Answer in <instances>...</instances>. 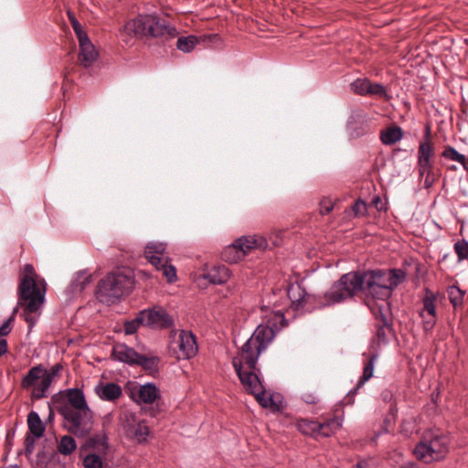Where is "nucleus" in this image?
Wrapping results in <instances>:
<instances>
[{"mask_svg": "<svg viewBox=\"0 0 468 468\" xmlns=\"http://www.w3.org/2000/svg\"><path fill=\"white\" fill-rule=\"evenodd\" d=\"M46 283L44 281H37V274L32 264H26L20 274L17 288L18 303L24 307L25 321L31 329L36 322V313L44 303Z\"/></svg>", "mask_w": 468, "mask_h": 468, "instance_id": "1", "label": "nucleus"}, {"mask_svg": "<svg viewBox=\"0 0 468 468\" xmlns=\"http://www.w3.org/2000/svg\"><path fill=\"white\" fill-rule=\"evenodd\" d=\"M364 282V292L367 294V304L388 302L393 290L404 282L406 273L400 269L369 270L361 272Z\"/></svg>", "mask_w": 468, "mask_h": 468, "instance_id": "2", "label": "nucleus"}, {"mask_svg": "<svg viewBox=\"0 0 468 468\" xmlns=\"http://www.w3.org/2000/svg\"><path fill=\"white\" fill-rule=\"evenodd\" d=\"M123 32L129 36L174 38L177 35L175 27L154 15H139L123 26Z\"/></svg>", "mask_w": 468, "mask_h": 468, "instance_id": "3", "label": "nucleus"}, {"mask_svg": "<svg viewBox=\"0 0 468 468\" xmlns=\"http://www.w3.org/2000/svg\"><path fill=\"white\" fill-rule=\"evenodd\" d=\"M449 444L450 439L445 433L436 429L427 430L415 446L414 454L425 463L439 462L447 455Z\"/></svg>", "mask_w": 468, "mask_h": 468, "instance_id": "4", "label": "nucleus"}, {"mask_svg": "<svg viewBox=\"0 0 468 468\" xmlns=\"http://www.w3.org/2000/svg\"><path fill=\"white\" fill-rule=\"evenodd\" d=\"M134 281L130 273L118 271L109 273L98 283L97 298L106 304H112L133 288Z\"/></svg>", "mask_w": 468, "mask_h": 468, "instance_id": "5", "label": "nucleus"}, {"mask_svg": "<svg viewBox=\"0 0 468 468\" xmlns=\"http://www.w3.org/2000/svg\"><path fill=\"white\" fill-rule=\"evenodd\" d=\"M245 344L241 346L237 356L232 360L233 367L242 384L244 389L250 393L260 390L263 387L257 374V361L261 354H255L254 347H250L248 353H244Z\"/></svg>", "mask_w": 468, "mask_h": 468, "instance_id": "6", "label": "nucleus"}, {"mask_svg": "<svg viewBox=\"0 0 468 468\" xmlns=\"http://www.w3.org/2000/svg\"><path fill=\"white\" fill-rule=\"evenodd\" d=\"M286 324L283 313L280 310L275 311L266 316L265 324H259L251 336L245 343L244 353L252 346L255 354H261L273 340L276 333L280 331Z\"/></svg>", "mask_w": 468, "mask_h": 468, "instance_id": "7", "label": "nucleus"}, {"mask_svg": "<svg viewBox=\"0 0 468 468\" xmlns=\"http://www.w3.org/2000/svg\"><path fill=\"white\" fill-rule=\"evenodd\" d=\"M361 291L364 292L361 271H350L343 274L324 293V304L331 305L342 303L347 299L353 298Z\"/></svg>", "mask_w": 468, "mask_h": 468, "instance_id": "8", "label": "nucleus"}, {"mask_svg": "<svg viewBox=\"0 0 468 468\" xmlns=\"http://www.w3.org/2000/svg\"><path fill=\"white\" fill-rule=\"evenodd\" d=\"M269 246L267 239L261 235L242 236L232 244L224 248L221 252L223 261L229 263H237L252 250H266Z\"/></svg>", "mask_w": 468, "mask_h": 468, "instance_id": "9", "label": "nucleus"}, {"mask_svg": "<svg viewBox=\"0 0 468 468\" xmlns=\"http://www.w3.org/2000/svg\"><path fill=\"white\" fill-rule=\"evenodd\" d=\"M58 412L63 417L64 426L69 433L79 438H84L90 433L93 427V413L90 408L78 410L58 408Z\"/></svg>", "mask_w": 468, "mask_h": 468, "instance_id": "10", "label": "nucleus"}, {"mask_svg": "<svg viewBox=\"0 0 468 468\" xmlns=\"http://www.w3.org/2000/svg\"><path fill=\"white\" fill-rule=\"evenodd\" d=\"M166 244L163 242H149L144 249V256L149 262L158 271L168 282H174L176 276V269L168 262V257L165 256Z\"/></svg>", "mask_w": 468, "mask_h": 468, "instance_id": "11", "label": "nucleus"}, {"mask_svg": "<svg viewBox=\"0 0 468 468\" xmlns=\"http://www.w3.org/2000/svg\"><path fill=\"white\" fill-rule=\"evenodd\" d=\"M372 314L375 317L376 337L378 342L385 343L392 335V314L388 302L368 303Z\"/></svg>", "mask_w": 468, "mask_h": 468, "instance_id": "12", "label": "nucleus"}, {"mask_svg": "<svg viewBox=\"0 0 468 468\" xmlns=\"http://www.w3.org/2000/svg\"><path fill=\"white\" fill-rule=\"evenodd\" d=\"M171 348L177 359H190L198 351L196 335L191 331L181 330L178 340L174 342Z\"/></svg>", "mask_w": 468, "mask_h": 468, "instance_id": "13", "label": "nucleus"}, {"mask_svg": "<svg viewBox=\"0 0 468 468\" xmlns=\"http://www.w3.org/2000/svg\"><path fill=\"white\" fill-rule=\"evenodd\" d=\"M144 325L154 329L169 328L174 325L172 316L161 307L144 309L140 312Z\"/></svg>", "mask_w": 468, "mask_h": 468, "instance_id": "14", "label": "nucleus"}, {"mask_svg": "<svg viewBox=\"0 0 468 468\" xmlns=\"http://www.w3.org/2000/svg\"><path fill=\"white\" fill-rule=\"evenodd\" d=\"M436 300L437 295L430 289L426 288L425 294L422 299L423 309L420 314L422 318L423 329L426 332L432 330L436 324Z\"/></svg>", "mask_w": 468, "mask_h": 468, "instance_id": "15", "label": "nucleus"}, {"mask_svg": "<svg viewBox=\"0 0 468 468\" xmlns=\"http://www.w3.org/2000/svg\"><path fill=\"white\" fill-rule=\"evenodd\" d=\"M80 44L79 59L84 67L90 66L98 58L93 44L90 42L88 35L78 38Z\"/></svg>", "mask_w": 468, "mask_h": 468, "instance_id": "16", "label": "nucleus"}, {"mask_svg": "<svg viewBox=\"0 0 468 468\" xmlns=\"http://www.w3.org/2000/svg\"><path fill=\"white\" fill-rule=\"evenodd\" d=\"M95 393L97 396L104 401H115L122 394L121 386L114 382H100L95 387Z\"/></svg>", "mask_w": 468, "mask_h": 468, "instance_id": "17", "label": "nucleus"}, {"mask_svg": "<svg viewBox=\"0 0 468 468\" xmlns=\"http://www.w3.org/2000/svg\"><path fill=\"white\" fill-rule=\"evenodd\" d=\"M287 294L295 309L303 308L314 298L300 284H292L289 286Z\"/></svg>", "mask_w": 468, "mask_h": 468, "instance_id": "18", "label": "nucleus"}, {"mask_svg": "<svg viewBox=\"0 0 468 468\" xmlns=\"http://www.w3.org/2000/svg\"><path fill=\"white\" fill-rule=\"evenodd\" d=\"M68 403L59 408H68L71 410H78L90 408L83 391L80 388H69L64 391Z\"/></svg>", "mask_w": 468, "mask_h": 468, "instance_id": "19", "label": "nucleus"}, {"mask_svg": "<svg viewBox=\"0 0 468 468\" xmlns=\"http://www.w3.org/2000/svg\"><path fill=\"white\" fill-rule=\"evenodd\" d=\"M419 176L424 177V187L431 188L439 179L440 174L433 161L417 162Z\"/></svg>", "mask_w": 468, "mask_h": 468, "instance_id": "20", "label": "nucleus"}, {"mask_svg": "<svg viewBox=\"0 0 468 468\" xmlns=\"http://www.w3.org/2000/svg\"><path fill=\"white\" fill-rule=\"evenodd\" d=\"M160 398L161 392L156 385L154 383H146L139 387L137 399H134V400L137 403L154 404L160 399Z\"/></svg>", "mask_w": 468, "mask_h": 468, "instance_id": "21", "label": "nucleus"}, {"mask_svg": "<svg viewBox=\"0 0 468 468\" xmlns=\"http://www.w3.org/2000/svg\"><path fill=\"white\" fill-rule=\"evenodd\" d=\"M61 369L62 366L60 364H55L48 372L45 369L44 378L40 384L33 389L32 396L37 399L46 397L47 390L49 388L53 378L58 376Z\"/></svg>", "mask_w": 468, "mask_h": 468, "instance_id": "22", "label": "nucleus"}, {"mask_svg": "<svg viewBox=\"0 0 468 468\" xmlns=\"http://www.w3.org/2000/svg\"><path fill=\"white\" fill-rule=\"evenodd\" d=\"M431 127L428 125L425 129L424 138L420 143L417 154V162L433 161L434 146L430 140Z\"/></svg>", "mask_w": 468, "mask_h": 468, "instance_id": "23", "label": "nucleus"}, {"mask_svg": "<svg viewBox=\"0 0 468 468\" xmlns=\"http://www.w3.org/2000/svg\"><path fill=\"white\" fill-rule=\"evenodd\" d=\"M83 449H91L105 455L109 449L108 436L105 431L93 434L84 443Z\"/></svg>", "mask_w": 468, "mask_h": 468, "instance_id": "24", "label": "nucleus"}, {"mask_svg": "<svg viewBox=\"0 0 468 468\" xmlns=\"http://www.w3.org/2000/svg\"><path fill=\"white\" fill-rule=\"evenodd\" d=\"M138 354L133 348L124 344L116 345L112 350V356L115 359L129 365H134Z\"/></svg>", "mask_w": 468, "mask_h": 468, "instance_id": "25", "label": "nucleus"}, {"mask_svg": "<svg viewBox=\"0 0 468 468\" xmlns=\"http://www.w3.org/2000/svg\"><path fill=\"white\" fill-rule=\"evenodd\" d=\"M378 358L377 354H373L370 356V357L367 359V361L364 365L363 373L360 377L356 388L351 389L349 391V396H354L356 394L357 390L364 386V384L368 381L372 377L374 373L375 368V362Z\"/></svg>", "mask_w": 468, "mask_h": 468, "instance_id": "26", "label": "nucleus"}, {"mask_svg": "<svg viewBox=\"0 0 468 468\" xmlns=\"http://www.w3.org/2000/svg\"><path fill=\"white\" fill-rule=\"evenodd\" d=\"M45 368L41 366H36L29 369L27 374L23 378L21 385L24 388L37 387L44 378Z\"/></svg>", "mask_w": 468, "mask_h": 468, "instance_id": "27", "label": "nucleus"}, {"mask_svg": "<svg viewBox=\"0 0 468 468\" xmlns=\"http://www.w3.org/2000/svg\"><path fill=\"white\" fill-rule=\"evenodd\" d=\"M229 277V270L225 265L214 266L205 274V278L213 284H223Z\"/></svg>", "mask_w": 468, "mask_h": 468, "instance_id": "28", "label": "nucleus"}, {"mask_svg": "<svg viewBox=\"0 0 468 468\" xmlns=\"http://www.w3.org/2000/svg\"><path fill=\"white\" fill-rule=\"evenodd\" d=\"M403 138V131L399 126H390L381 131L380 140L385 145H391Z\"/></svg>", "mask_w": 468, "mask_h": 468, "instance_id": "29", "label": "nucleus"}, {"mask_svg": "<svg viewBox=\"0 0 468 468\" xmlns=\"http://www.w3.org/2000/svg\"><path fill=\"white\" fill-rule=\"evenodd\" d=\"M27 426L30 433L36 438H41L45 432V425L36 411H30L27 415Z\"/></svg>", "mask_w": 468, "mask_h": 468, "instance_id": "30", "label": "nucleus"}, {"mask_svg": "<svg viewBox=\"0 0 468 468\" xmlns=\"http://www.w3.org/2000/svg\"><path fill=\"white\" fill-rule=\"evenodd\" d=\"M319 436L329 437L335 433L342 426V420L338 417H334L319 422Z\"/></svg>", "mask_w": 468, "mask_h": 468, "instance_id": "31", "label": "nucleus"}, {"mask_svg": "<svg viewBox=\"0 0 468 468\" xmlns=\"http://www.w3.org/2000/svg\"><path fill=\"white\" fill-rule=\"evenodd\" d=\"M319 436L329 437L335 433L342 426V420L338 417H334L319 422Z\"/></svg>", "mask_w": 468, "mask_h": 468, "instance_id": "32", "label": "nucleus"}, {"mask_svg": "<svg viewBox=\"0 0 468 468\" xmlns=\"http://www.w3.org/2000/svg\"><path fill=\"white\" fill-rule=\"evenodd\" d=\"M255 397V399L262 408H270L272 411H279L280 407L275 402L273 395H268L264 387L252 394Z\"/></svg>", "mask_w": 468, "mask_h": 468, "instance_id": "33", "label": "nucleus"}, {"mask_svg": "<svg viewBox=\"0 0 468 468\" xmlns=\"http://www.w3.org/2000/svg\"><path fill=\"white\" fill-rule=\"evenodd\" d=\"M128 432L132 438L137 441V442L142 443L146 441L150 430L144 421H140L131 426Z\"/></svg>", "mask_w": 468, "mask_h": 468, "instance_id": "34", "label": "nucleus"}, {"mask_svg": "<svg viewBox=\"0 0 468 468\" xmlns=\"http://www.w3.org/2000/svg\"><path fill=\"white\" fill-rule=\"evenodd\" d=\"M91 282V275L86 271H78L70 284L73 292H81Z\"/></svg>", "mask_w": 468, "mask_h": 468, "instance_id": "35", "label": "nucleus"}, {"mask_svg": "<svg viewBox=\"0 0 468 468\" xmlns=\"http://www.w3.org/2000/svg\"><path fill=\"white\" fill-rule=\"evenodd\" d=\"M76 441L70 435H63L58 441L57 450L60 454L64 456L72 454L76 451Z\"/></svg>", "mask_w": 468, "mask_h": 468, "instance_id": "36", "label": "nucleus"}, {"mask_svg": "<svg viewBox=\"0 0 468 468\" xmlns=\"http://www.w3.org/2000/svg\"><path fill=\"white\" fill-rule=\"evenodd\" d=\"M450 303L454 309L463 307L465 296V291L457 285H451L446 290Z\"/></svg>", "mask_w": 468, "mask_h": 468, "instance_id": "37", "label": "nucleus"}, {"mask_svg": "<svg viewBox=\"0 0 468 468\" xmlns=\"http://www.w3.org/2000/svg\"><path fill=\"white\" fill-rule=\"evenodd\" d=\"M297 427L303 434L314 438L319 437V421L311 420H300L297 423Z\"/></svg>", "mask_w": 468, "mask_h": 468, "instance_id": "38", "label": "nucleus"}, {"mask_svg": "<svg viewBox=\"0 0 468 468\" xmlns=\"http://www.w3.org/2000/svg\"><path fill=\"white\" fill-rule=\"evenodd\" d=\"M441 156L445 159L455 161L463 165L464 169L468 166V158L463 154H460L454 147L451 145L445 146Z\"/></svg>", "mask_w": 468, "mask_h": 468, "instance_id": "39", "label": "nucleus"}, {"mask_svg": "<svg viewBox=\"0 0 468 468\" xmlns=\"http://www.w3.org/2000/svg\"><path fill=\"white\" fill-rule=\"evenodd\" d=\"M14 316H10L4 324L0 326V336L7 335L12 330V324ZM8 351L7 341L4 338H0V357L6 354Z\"/></svg>", "mask_w": 468, "mask_h": 468, "instance_id": "40", "label": "nucleus"}, {"mask_svg": "<svg viewBox=\"0 0 468 468\" xmlns=\"http://www.w3.org/2000/svg\"><path fill=\"white\" fill-rule=\"evenodd\" d=\"M159 359L156 356H147L138 354L134 365L141 366L144 370L154 371L157 369Z\"/></svg>", "mask_w": 468, "mask_h": 468, "instance_id": "41", "label": "nucleus"}, {"mask_svg": "<svg viewBox=\"0 0 468 468\" xmlns=\"http://www.w3.org/2000/svg\"><path fill=\"white\" fill-rule=\"evenodd\" d=\"M84 468H103V460L101 453H88L82 458Z\"/></svg>", "mask_w": 468, "mask_h": 468, "instance_id": "42", "label": "nucleus"}, {"mask_svg": "<svg viewBox=\"0 0 468 468\" xmlns=\"http://www.w3.org/2000/svg\"><path fill=\"white\" fill-rule=\"evenodd\" d=\"M197 44V38L195 36L181 37L176 41V47L183 52H190Z\"/></svg>", "mask_w": 468, "mask_h": 468, "instance_id": "43", "label": "nucleus"}, {"mask_svg": "<svg viewBox=\"0 0 468 468\" xmlns=\"http://www.w3.org/2000/svg\"><path fill=\"white\" fill-rule=\"evenodd\" d=\"M370 80L367 79H356L351 83L354 93L361 96L368 95Z\"/></svg>", "mask_w": 468, "mask_h": 468, "instance_id": "44", "label": "nucleus"}, {"mask_svg": "<svg viewBox=\"0 0 468 468\" xmlns=\"http://www.w3.org/2000/svg\"><path fill=\"white\" fill-rule=\"evenodd\" d=\"M454 251L459 261L468 260V241L465 239L456 241L454 243Z\"/></svg>", "mask_w": 468, "mask_h": 468, "instance_id": "45", "label": "nucleus"}, {"mask_svg": "<svg viewBox=\"0 0 468 468\" xmlns=\"http://www.w3.org/2000/svg\"><path fill=\"white\" fill-rule=\"evenodd\" d=\"M140 325H144V321L140 319V312L137 316L132 320L124 323L123 328L126 335L134 334Z\"/></svg>", "mask_w": 468, "mask_h": 468, "instance_id": "46", "label": "nucleus"}, {"mask_svg": "<svg viewBox=\"0 0 468 468\" xmlns=\"http://www.w3.org/2000/svg\"><path fill=\"white\" fill-rule=\"evenodd\" d=\"M68 17L78 38L84 37L87 33L82 29L81 24L75 17L71 11H68Z\"/></svg>", "mask_w": 468, "mask_h": 468, "instance_id": "47", "label": "nucleus"}, {"mask_svg": "<svg viewBox=\"0 0 468 468\" xmlns=\"http://www.w3.org/2000/svg\"><path fill=\"white\" fill-rule=\"evenodd\" d=\"M368 95H378L382 98H388L386 88L380 83L369 84Z\"/></svg>", "mask_w": 468, "mask_h": 468, "instance_id": "48", "label": "nucleus"}, {"mask_svg": "<svg viewBox=\"0 0 468 468\" xmlns=\"http://www.w3.org/2000/svg\"><path fill=\"white\" fill-rule=\"evenodd\" d=\"M352 209L355 216H364L367 211V204L361 199H358L355 202Z\"/></svg>", "mask_w": 468, "mask_h": 468, "instance_id": "49", "label": "nucleus"}, {"mask_svg": "<svg viewBox=\"0 0 468 468\" xmlns=\"http://www.w3.org/2000/svg\"><path fill=\"white\" fill-rule=\"evenodd\" d=\"M35 438L33 435L27 434L25 438V452L26 454H31L34 450Z\"/></svg>", "mask_w": 468, "mask_h": 468, "instance_id": "50", "label": "nucleus"}, {"mask_svg": "<svg viewBox=\"0 0 468 468\" xmlns=\"http://www.w3.org/2000/svg\"><path fill=\"white\" fill-rule=\"evenodd\" d=\"M334 208V205L329 199H324L320 204V213L322 215L329 214Z\"/></svg>", "mask_w": 468, "mask_h": 468, "instance_id": "51", "label": "nucleus"}, {"mask_svg": "<svg viewBox=\"0 0 468 468\" xmlns=\"http://www.w3.org/2000/svg\"><path fill=\"white\" fill-rule=\"evenodd\" d=\"M302 399L307 404H316L319 401L318 397L311 392L303 393Z\"/></svg>", "mask_w": 468, "mask_h": 468, "instance_id": "52", "label": "nucleus"}, {"mask_svg": "<svg viewBox=\"0 0 468 468\" xmlns=\"http://www.w3.org/2000/svg\"><path fill=\"white\" fill-rule=\"evenodd\" d=\"M160 411H161L160 408L158 407V405H156L155 407H152L150 409L149 415L152 417H155Z\"/></svg>", "mask_w": 468, "mask_h": 468, "instance_id": "53", "label": "nucleus"}, {"mask_svg": "<svg viewBox=\"0 0 468 468\" xmlns=\"http://www.w3.org/2000/svg\"><path fill=\"white\" fill-rule=\"evenodd\" d=\"M400 468H414V463H409L405 465L400 466Z\"/></svg>", "mask_w": 468, "mask_h": 468, "instance_id": "54", "label": "nucleus"}, {"mask_svg": "<svg viewBox=\"0 0 468 468\" xmlns=\"http://www.w3.org/2000/svg\"><path fill=\"white\" fill-rule=\"evenodd\" d=\"M356 468H363V464L361 462L356 463Z\"/></svg>", "mask_w": 468, "mask_h": 468, "instance_id": "55", "label": "nucleus"}, {"mask_svg": "<svg viewBox=\"0 0 468 468\" xmlns=\"http://www.w3.org/2000/svg\"><path fill=\"white\" fill-rule=\"evenodd\" d=\"M379 200H380L379 197H377L374 198V202L375 203L378 202Z\"/></svg>", "mask_w": 468, "mask_h": 468, "instance_id": "56", "label": "nucleus"}]
</instances>
